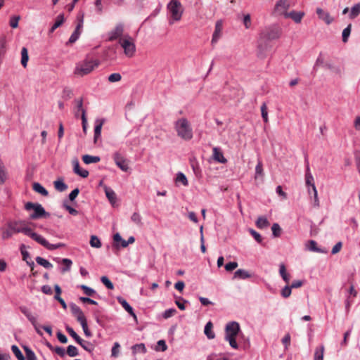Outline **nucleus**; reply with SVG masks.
I'll list each match as a JSON object with an SVG mask.
<instances>
[{"mask_svg": "<svg viewBox=\"0 0 360 360\" xmlns=\"http://www.w3.org/2000/svg\"><path fill=\"white\" fill-rule=\"evenodd\" d=\"M27 226L22 221H9L0 229L1 236L3 240L11 238L14 234L23 233L25 234Z\"/></svg>", "mask_w": 360, "mask_h": 360, "instance_id": "obj_1", "label": "nucleus"}, {"mask_svg": "<svg viewBox=\"0 0 360 360\" xmlns=\"http://www.w3.org/2000/svg\"><path fill=\"white\" fill-rule=\"evenodd\" d=\"M175 129L179 136L188 141L193 138V131L188 121L186 118H181L175 123Z\"/></svg>", "mask_w": 360, "mask_h": 360, "instance_id": "obj_2", "label": "nucleus"}, {"mask_svg": "<svg viewBox=\"0 0 360 360\" xmlns=\"http://www.w3.org/2000/svg\"><path fill=\"white\" fill-rule=\"evenodd\" d=\"M239 330L240 326L237 322H230L226 326L225 340L229 342L230 346L233 349L238 348V344L236 341V338L239 333Z\"/></svg>", "mask_w": 360, "mask_h": 360, "instance_id": "obj_3", "label": "nucleus"}, {"mask_svg": "<svg viewBox=\"0 0 360 360\" xmlns=\"http://www.w3.org/2000/svg\"><path fill=\"white\" fill-rule=\"evenodd\" d=\"M99 62L98 60H84L77 65L75 74L84 76L90 73L95 68L98 67Z\"/></svg>", "mask_w": 360, "mask_h": 360, "instance_id": "obj_4", "label": "nucleus"}, {"mask_svg": "<svg viewBox=\"0 0 360 360\" xmlns=\"http://www.w3.org/2000/svg\"><path fill=\"white\" fill-rule=\"evenodd\" d=\"M25 234L27 236H30L33 240H34L38 243L41 244L46 248L50 250H53L56 249H58L59 248L63 247L64 244L63 243H58L56 245L50 244L45 238H44L41 236L36 233L35 232H33L32 230L27 226L26 231Z\"/></svg>", "mask_w": 360, "mask_h": 360, "instance_id": "obj_5", "label": "nucleus"}, {"mask_svg": "<svg viewBox=\"0 0 360 360\" xmlns=\"http://www.w3.org/2000/svg\"><path fill=\"white\" fill-rule=\"evenodd\" d=\"M25 208L28 212L32 211L30 214V218L32 219H37L49 216V214L46 212L41 205L39 203L27 202L25 205Z\"/></svg>", "mask_w": 360, "mask_h": 360, "instance_id": "obj_6", "label": "nucleus"}, {"mask_svg": "<svg viewBox=\"0 0 360 360\" xmlns=\"http://www.w3.org/2000/svg\"><path fill=\"white\" fill-rule=\"evenodd\" d=\"M174 21H179L184 13V8L179 0H170L167 6Z\"/></svg>", "mask_w": 360, "mask_h": 360, "instance_id": "obj_7", "label": "nucleus"}, {"mask_svg": "<svg viewBox=\"0 0 360 360\" xmlns=\"http://www.w3.org/2000/svg\"><path fill=\"white\" fill-rule=\"evenodd\" d=\"M119 44L124 49V53L126 56L131 58L136 53V46L134 39L129 34L124 37L123 39H120Z\"/></svg>", "mask_w": 360, "mask_h": 360, "instance_id": "obj_8", "label": "nucleus"}, {"mask_svg": "<svg viewBox=\"0 0 360 360\" xmlns=\"http://www.w3.org/2000/svg\"><path fill=\"white\" fill-rule=\"evenodd\" d=\"M281 35V30L278 26L274 25L263 30L259 34V38L266 41L278 39Z\"/></svg>", "mask_w": 360, "mask_h": 360, "instance_id": "obj_9", "label": "nucleus"}, {"mask_svg": "<svg viewBox=\"0 0 360 360\" xmlns=\"http://www.w3.org/2000/svg\"><path fill=\"white\" fill-rule=\"evenodd\" d=\"M271 45L270 42L259 37L257 41V56L259 59L266 58L271 53Z\"/></svg>", "mask_w": 360, "mask_h": 360, "instance_id": "obj_10", "label": "nucleus"}, {"mask_svg": "<svg viewBox=\"0 0 360 360\" xmlns=\"http://www.w3.org/2000/svg\"><path fill=\"white\" fill-rule=\"evenodd\" d=\"M290 4L288 0H280L278 1L274 8V13L278 15H283L285 18H292V12H287V10L290 8Z\"/></svg>", "mask_w": 360, "mask_h": 360, "instance_id": "obj_11", "label": "nucleus"}, {"mask_svg": "<svg viewBox=\"0 0 360 360\" xmlns=\"http://www.w3.org/2000/svg\"><path fill=\"white\" fill-rule=\"evenodd\" d=\"M84 15L83 13H79L77 17V25L75 27V31L73 32V33L71 34L70 39H69V41H68V43L70 44H73L75 43L79 37L80 34H81V32H82V29L83 27V23H84Z\"/></svg>", "mask_w": 360, "mask_h": 360, "instance_id": "obj_12", "label": "nucleus"}, {"mask_svg": "<svg viewBox=\"0 0 360 360\" xmlns=\"http://www.w3.org/2000/svg\"><path fill=\"white\" fill-rule=\"evenodd\" d=\"M20 311L27 318V319L31 322L32 326H34L36 332L41 335L42 333L39 329V325L37 321V319L32 314V313L27 309L25 307H21L20 308Z\"/></svg>", "mask_w": 360, "mask_h": 360, "instance_id": "obj_13", "label": "nucleus"}, {"mask_svg": "<svg viewBox=\"0 0 360 360\" xmlns=\"http://www.w3.org/2000/svg\"><path fill=\"white\" fill-rule=\"evenodd\" d=\"M124 32V26L122 23H119L116 25L114 30L108 33V40L112 41L117 39H122Z\"/></svg>", "mask_w": 360, "mask_h": 360, "instance_id": "obj_14", "label": "nucleus"}, {"mask_svg": "<svg viewBox=\"0 0 360 360\" xmlns=\"http://www.w3.org/2000/svg\"><path fill=\"white\" fill-rule=\"evenodd\" d=\"M70 310L73 316L77 319V321L79 322V323L86 321L83 311L75 304H70Z\"/></svg>", "mask_w": 360, "mask_h": 360, "instance_id": "obj_15", "label": "nucleus"}, {"mask_svg": "<svg viewBox=\"0 0 360 360\" xmlns=\"http://www.w3.org/2000/svg\"><path fill=\"white\" fill-rule=\"evenodd\" d=\"M316 12L319 18L324 21L327 25H330L333 21V18L330 16L328 11H326L321 8H317Z\"/></svg>", "mask_w": 360, "mask_h": 360, "instance_id": "obj_16", "label": "nucleus"}, {"mask_svg": "<svg viewBox=\"0 0 360 360\" xmlns=\"http://www.w3.org/2000/svg\"><path fill=\"white\" fill-rule=\"evenodd\" d=\"M222 27H223V22L221 20H219L216 22L215 24V29L212 35V44L217 43V41L219 40V39L221 36V32H222Z\"/></svg>", "mask_w": 360, "mask_h": 360, "instance_id": "obj_17", "label": "nucleus"}, {"mask_svg": "<svg viewBox=\"0 0 360 360\" xmlns=\"http://www.w3.org/2000/svg\"><path fill=\"white\" fill-rule=\"evenodd\" d=\"M115 164L123 171L128 169V164L126 160L119 153H115L113 155Z\"/></svg>", "mask_w": 360, "mask_h": 360, "instance_id": "obj_18", "label": "nucleus"}, {"mask_svg": "<svg viewBox=\"0 0 360 360\" xmlns=\"http://www.w3.org/2000/svg\"><path fill=\"white\" fill-rule=\"evenodd\" d=\"M100 186H103L105 193V195L112 206L116 202V194L113 190L103 184V181H100Z\"/></svg>", "mask_w": 360, "mask_h": 360, "instance_id": "obj_19", "label": "nucleus"}, {"mask_svg": "<svg viewBox=\"0 0 360 360\" xmlns=\"http://www.w3.org/2000/svg\"><path fill=\"white\" fill-rule=\"evenodd\" d=\"M104 121H105L104 120L96 121V125L94 127V143L95 144L97 143L98 139L101 137V129H102V127L104 123Z\"/></svg>", "mask_w": 360, "mask_h": 360, "instance_id": "obj_20", "label": "nucleus"}, {"mask_svg": "<svg viewBox=\"0 0 360 360\" xmlns=\"http://www.w3.org/2000/svg\"><path fill=\"white\" fill-rule=\"evenodd\" d=\"M117 302L122 306V307L130 314L134 319H136V316L134 312L133 308L128 304V302L122 297H117Z\"/></svg>", "mask_w": 360, "mask_h": 360, "instance_id": "obj_21", "label": "nucleus"}, {"mask_svg": "<svg viewBox=\"0 0 360 360\" xmlns=\"http://www.w3.org/2000/svg\"><path fill=\"white\" fill-rule=\"evenodd\" d=\"M306 184H307V186L309 194H311L313 193L314 205L318 206L319 205L318 194H317V191H316L315 185L314 184H312L311 181H306Z\"/></svg>", "mask_w": 360, "mask_h": 360, "instance_id": "obj_22", "label": "nucleus"}, {"mask_svg": "<svg viewBox=\"0 0 360 360\" xmlns=\"http://www.w3.org/2000/svg\"><path fill=\"white\" fill-rule=\"evenodd\" d=\"M74 171L82 178H86L89 175V172L87 170L82 169L80 168L79 162L77 160L74 161Z\"/></svg>", "mask_w": 360, "mask_h": 360, "instance_id": "obj_23", "label": "nucleus"}, {"mask_svg": "<svg viewBox=\"0 0 360 360\" xmlns=\"http://www.w3.org/2000/svg\"><path fill=\"white\" fill-rule=\"evenodd\" d=\"M307 247L309 250L319 252V253H326L327 250H322L317 247V243L314 240H309L307 245Z\"/></svg>", "mask_w": 360, "mask_h": 360, "instance_id": "obj_24", "label": "nucleus"}, {"mask_svg": "<svg viewBox=\"0 0 360 360\" xmlns=\"http://www.w3.org/2000/svg\"><path fill=\"white\" fill-rule=\"evenodd\" d=\"M213 157L219 162L225 163L226 162V159L224 157L223 153L216 147L213 148Z\"/></svg>", "mask_w": 360, "mask_h": 360, "instance_id": "obj_25", "label": "nucleus"}, {"mask_svg": "<svg viewBox=\"0 0 360 360\" xmlns=\"http://www.w3.org/2000/svg\"><path fill=\"white\" fill-rule=\"evenodd\" d=\"M132 353L134 355L138 353L145 354L147 349L143 343L136 344L131 347Z\"/></svg>", "mask_w": 360, "mask_h": 360, "instance_id": "obj_26", "label": "nucleus"}, {"mask_svg": "<svg viewBox=\"0 0 360 360\" xmlns=\"http://www.w3.org/2000/svg\"><path fill=\"white\" fill-rule=\"evenodd\" d=\"M82 160L85 164L97 163L101 160L99 156H93L90 155H84L82 156Z\"/></svg>", "mask_w": 360, "mask_h": 360, "instance_id": "obj_27", "label": "nucleus"}, {"mask_svg": "<svg viewBox=\"0 0 360 360\" xmlns=\"http://www.w3.org/2000/svg\"><path fill=\"white\" fill-rule=\"evenodd\" d=\"M212 328L213 325L211 321L207 322L205 326L204 333L209 339H213L215 337L214 333L212 330Z\"/></svg>", "mask_w": 360, "mask_h": 360, "instance_id": "obj_28", "label": "nucleus"}, {"mask_svg": "<svg viewBox=\"0 0 360 360\" xmlns=\"http://www.w3.org/2000/svg\"><path fill=\"white\" fill-rule=\"evenodd\" d=\"M269 221L267 220V219L264 217H258L257 221H256V226L259 229H264L269 226Z\"/></svg>", "mask_w": 360, "mask_h": 360, "instance_id": "obj_29", "label": "nucleus"}, {"mask_svg": "<svg viewBox=\"0 0 360 360\" xmlns=\"http://www.w3.org/2000/svg\"><path fill=\"white\" fill-rule=\"evenodd\" d=\"M65 18L63 14H60L57 16L56 21L51 27L50 32H53L56 29L59 27L64 22Z\"/></svg>", "mask_w": 360, "mask_h": 360, "instance_id": "obj_30", "label": "nucleus"}, {"mask_svg": "<svg viewBox=\"0 0 360 360\" xmlns=\"http://www.w3.org/2000/svg\"><path fill=\"white\" fill-rule=\"evenodd\" d=\"M61 263L63 265H64V266L61 269V272L63 274L70 270L71 266L72 264V262L71 259L67 258L62 259Z\"/></svg>", "mask_w": 360, "mask_h": 360, "instance_id": "obj_31", "label": "nucleus"}, {"mask_svg": "<svg viewBox=\"0 0 360 360\" xmlns=\"http://www.w3.org/2000/svg\"><path fill=\"white\" fill-rule=\"evenodd\" d=\"M29 59L28 51L27 48L22 47L21 50V64L24 68L27 67Z\"/></svg>", "mask_w": 360, "mask_h": 360, "instance_id": "obj_32", "label": "nucleus"}, {"mask_svg": "<svg viewBox=\"0 0 360 360\" xmlns=\"http://www.w3.org/2000/svg\"><path fill=\"white\" fill-rule=\"evenodd\" d=\"M234 277L235 278H240V279H245V278H248L250 277V274L245 270L244 269H238L235 273H234Z\"/></svg>", "mask_w": 360, "mask_h": 360, "instance_id": "obj_33", "label": "nucleus"}, {"mask_svg": "<svg viewBox=\"0 0 360 360\" xmlns=\"http://www.w3.org/2000/svg\"><path fill=\"white\" fill-rule=\"evenodd\" d=\"M324 346L316 348L314 352V360H323Z\"/></svg>", "mask_w": 360, "mask_h": 360, "instance_id": "obj_34", "label": "nucleus"}, {"mask_svg": "<svg viewBox=\"0 0 360 360\" xmlns=\"http://www.w3.org/2000/svg\"><path fill=\"white\" fill-rule=\"evenodd\" d=\"M36 262H37L38 264L44 266L46 269H51L53 267V265L51 263H50L48 260H46L41 257H37L36 258Z\"/></svg>", "mask_w": 360, "mask_h": 360, "instance_id": "obj_35", "label": "nucleus"}, {"mask_svg": "<svg viewBox=\"0 0 360 360\" xmlns=\"http://www.w3.org/2000/svg\"><path fill=\"white\" fill-rule=\"evenodd\" d=\"M78 344H79L84 349L89 352H91L94 349V347L91 342L85 341L82 339H81L80 342H78Z\"/></svg>", "mask_w": 360, "mask_h": 360, "instance_id": "obj_36", "label": "nucleus"}, {"mask_svg": "<svg viewBox=\"0 0 360 360\" xmlns=\"http://www.w3.org/2000/svg\"><path fill=\"white\" fill-rule=\"evenodd\" d=\"M33 189L42 195L46 196L48 195V191L39 183L33 184Z\"/></svg>", "mask_w": 360, "mask_h": 360, "instance_id": "obj_37", "label": "nucleus"}, {"mask_svg": "<svg viewBox=\"0 0 360 360\" xmlns=\"http://www.w3.org/2000/svg\"><path fill=\"white\" fill-rule=\"evenodd\" d=\"M279 273L283 279L286 282L288 283L290 278L288 274L286 273V268L285 266L283 264H280L279 268Z\"/></svg>", "mask_w": 360, "mask_h": 360, "instance_id": "obj_38", "label": "nucleus"}, {"mask_svg": "<svg viewBox=\"0 0 360 360\" xmlns=\"http://www.w3.org/2000/svg\"><path fill=\"white\" fill-rule=\"evenodd\" d=\"M11 350L16 356V358L18 359V360H25V356L22 354L21 351L20 350L18 346L13 345L11 347Z\"/></svg>", "mask_w": 360, "mask_h": 360, "instance_id": "obj_39", "label": "nucleus"}, {"mask_svg": "<svg viewBox=\"0 0 360 360\" xmlns=\"http://www.w3.org/2000/svg\"><path fill=\"white\" fill-rule=\"evenodd\" d=\"M360 13V4H357L354 5L352 9L351 13L349 14V18L351 19H354L357 17Z\"/></svg>", "mask_w": 360, "mask_h": 360, "instance_id": "obj_40", "label": "nucleus"}, {"mask_svg": "<svg viewBox=\"0 0 360 360\" xmlns=\"http://www.w3.org/2000/svg\"><path fill=\"white\" fill-rule=\"evenodd\" d=\"M67 332L69 335L75 339V340L78 343L81 341V338L75 332V330L70 326H67L65 328Z\"/></svg>", "mask_w": 360, "mask_h": 360, "instance_id": "obj_41", "label": "nucleus"}, {"mask_svg": "<svg viewBox=\"0 0 360 360\" xmlns=\"http://www.w3.org/2000/svg\"><path fill=\"white\" fill-rule=\"evenodd\" d=\"M90 245L93 248H99L101 247V243L99 238L96 236H91L90 239Z\"/></svg>", "mask_w": 360, "mask_h": 360, "instance_id": "obj_42", "label": "nucleus"}, {"mask_svg": "<svg viewBox=\"0 0 360 360\" xmlns=\"http://www.w3.org/2000/svg\"><path fill=\"white\" fill-rule=\"evenodd\" d=\"M80 288L84 291V293L87 296H94L96 294V291L85 285H81Z\"/></svg>", "mask_w": 360, "mask_h": 360, "instance_id": "obj_43", "label": "nucleus"}, {"mask_svg": "<svg viewBox=\"0 0 360 360\" xmlns=\"http://www.w3.org/2000/svg\"><path fill=\"white\" fill-rule=\"evenodd\" d=\"M352 25L349 24L348 26L345 28L342 31V41L343 42H347L348 40V37L351 33Z\"/></svg>", "mask_w": 360, "mask_h": 360, "instance_id": "obj_44", "label": "nucleus"}, {"mask_svg": "<svg viewBox=\"0 0 360 360\" xmlns=\"http://www.w3.org/2000/svg\"><path fill=\"white\" fill-rule=\"evenodd\" d=\"M7 179V172L5 165L1 160H0V180H5Z\"/></svg>", "mask_w": 360, "mask_h": 360, "instance_id": "obj_45", "label": "nucleus"}, {"mask_svg": "<svg viewBox=\"0 0 360 360\" xmlns=\"http://www.w3.org/2000/svg\"><path fill=\"white\" fill-rule=\"evenodd\" d=\"M108 79L111 83L117 82L122 79V76L120 73H112L108 76Z\"/></svg>", "mask_w": 360, "mask_h": 360, "instance_id": "obj_46", "label": "nucleus"}, {"mask_svg": "<svg viewBox=\"0 0 360 360\" xmlns=\"http://www.w3.org/2000/svg\"><path fill=\"white\" fill-rule=\"evenodd\" d=\"M67 354L72 357L77 356V348L73 345H69L67 348Z\"/></svg>", "mask_w": 360, "mask_h": 360, "instance_id": "obj_47", "label": "nucleus"}, {"mask_svg": "<svg viewBox=\"0 0 360 360\" xmlns=\"http://www.w3.org/2000/svg\"><path fill=\"white\" fill-rule=\"evenodd\" d=\"M20 19V15L12 16L10 19L9 25L12 28H16L18 26V22Z\"/></svg>", "mask_w": 360, "mask_h": 360, "instance_id": "obj_48", "label": "nucleus"}, {"mask_svg": "<svg viewBox=\"0 0 360 360\" xmlns=\"http://www.w3.org/2000/svg\"><path fill=\"white\" fill-rule=\"evenodd\" d=\"M27 360H37L35 354L27 347H24Z\"/></svg>", "mask_w": 360, "mask_h": 360, "instance_id": "obj_49", "label": "nucleus"}, {"mask_svg": "<svg viewBox=\"0 0 360 360\" xmlns=\"http://www.w3.org/2000/svg\"><path fill=\"white\" fill-rule=\"evenodd\" d=\"M120 345L118 342H115L111 350V356L113 357H117L120 354Z\"/></svg>", "mask_w": 360, "mask_h": 360, "instance_id": "obj_50", "label": "nucleus"}, {"mask_svg": "<svg viewBox=\"0 0 360 360\" xmlns=\"http://www.w3.org/2000/svg\"><path fill=\"white\" fill-rule=\"evenodd\" d=\"M261 112L264 122L266 123L268 122V112L267 107L265 103H264L261 106Z\"/></svg>", "mask_w": 360, "mask_h": 360, "instance_id": "obj_51", "label": "nucleus"}, {"mask_svg": "<svg viewBox=\"0 0 360 360\" xmlns=\"http://www.w3.org/2000/svg\"><path fill=\"white\" fill-rule=\"evenodd\" d=\"M101 281L103 283V285H105V287L107 288L110 289V290L114 288V285H113L112 283L108 279V278L107 276H102L101 278Z\"/></svg>", "mask_w": 360, "mask_h": 360, "instance_id": "obj_52", "label": "nucleus"}, {"mask_svg": "<svg viewBox=\"0 0 360 360\" xmlns=\"http://www.w3.org/2000/svg\"><path fill=\"white\" fill-rule=\"evenodd\" d=\"M262 165L260 162H258L255 167V179H259L262 177Z\"/></svg>", "mask_w": 360, "mask_h": 360, "instance_id": "obj_53", "label": "nucleus"}, {"mask_svg": "<svg viewBox=\"0 0 360 360\" xmlns=\"http://www.w3.org/2000/svg\"><path fill=\"white\" fill-rule=\"evenodd\" d=\"M6 51V39L4 38H0V57H4Z\"/></svg>", "mask_w": 360, "mask_h": 360, "instance_id": "obj_54", "label": "nucleus"}, {"mask_svg": "<svg viewBox=\"0 0 360 360\" xmlns=\"http://www.w3.org/2000/svg\"><path fill=\"white\" fill-rule=\"evenodd\" d=\"M55 188L59 191H63L67 189L68 186L64 181H54Z\"/></svg>", "mask_w": 360, "mask_h": 360, "instance_id": "obj_55", "label": "nucleus"}, {"mask_svg": "<svg viewBox=\"0 0 360 360\" xmlns=\"http://www.w3.org/2000/svg\"><path fill=\"white\" fill-rule=\"evenodd\" d=\"M273 235L275 237H278L281 234V229L278 224H274L271 227Z\"/></svg>", "mask_w": 360, "mask_h": 360, "instance_id": "obj_56", "label": "nucleus"}, {"mask_svg": "<svg viewBox=\"0 0 360 360\" xmlns=\"http://www.w3.org/2000/svg\"><path fill=\"white\" fill-rule=\"evenodd\" d=\"M250 233L257 242H258L259 243H262V238L259 233H257L253 229H250Z\"/></svg>", "mask_w": 360, "mask_h": 360, "instance_id": "obj_57", "label": "nucleus"}, {"mask_svg": "<svg viewBox=\"0 0 360 360\" xmlns=\"http://www.w3.org/2000/svg\"><path fill=\"white\" fill-rule=\"evenodd\" d=\"M176 313V310L175 309H169L165 311L163 314V317L167 319L173 316Z\"/></svg>", "mask_w": 360, "mask_h": 360, "instance_id": "obj_58", "label": "nucleus"}, {"mask_svg": "<svg viewBox=\"0 0 360 360\" xmlns=\"http://www.w3.org/2000/svg\"><path fill=\"white\" fill-rule=\"evenodd\" d=\"M238 267V263L236 262H231L225 265V269L227 271H231Z\"/></svg>", "mask_w": 360, "mask_h": 360, "instance_id": "obj_59", "label": "nucleus"}, {"mask_svg": "<svg viewBox=\"0 0 360 360\" xmlns=\"http://www.w3.org/2000/svg\"><path fill=\"white\" fill-rule=\"evenodd\" d=\"M75 102L77 104V108L78 109V111H81L82 115H83V111H86L85 109L83 108V98H80L78 99H76Z\"/></svg>", "mask_w": 360, "mask_h": 360, "instance_id": "obj_60", "label": "nucleus"}, {"mask_svg": "<svg viewBox=\"0 0 360 360\" xmlns=\"http://www.w3.org/2000/svg\"><path fill=\"white\" fill-rule=\"evenodd\" d=\"M187 302L186 300H184L182 297H179V300H176L175 301L176 304L181 310L185 309V305L184 303Z\"/></svg>", "mask_w": 360, "mask_h": 360, "instance_id": "obj_61", "label": "nucleus"}, {"mask_svg": "<svg viewBox=\"0 0 360 360\" xmlns=\"http://www.w3.org/2000/svg\"><path fill=\"white\" fill-rule=\"evenodd\" d=\"M304 15V12H294V22H300Z\"/></svg>", "mask_w": 360, "mask_h": 360, "instance_id": "obj_62", "label": "nucleus"}, {"mask_svg": "<svg viewBox=\"0 0 360 360\" xmlns=\"http://www.w3.org/2000/svg\"><path fill=\"white\" fill-rule=\"evenodd\" d=\"M131 220L136 224H141V217L139 213L134 212L131 217Z\"/></svg>", "mask_w": 360, "mask_h": 360, "instance_id": "obj_63", "label": "nucleus"}, {"mask_svg": "<svg viewBox=\"0 0 360 360\" xmlns=\"http://www.w3.org/2000/svg\"><path fill=\"white\" fill-rule=\"evenodd\" d=\"M291 294V288L286 285L282 290L281 295L283 297H288Z\"/></svg>", "mask_w": 360, "mask_h": 360, "instance_id": "obj_64", "label": "nucleus"}]
</instances>
